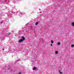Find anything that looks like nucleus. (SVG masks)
I'll list each match as a JSON object with an SVG mask.
<instances>
[{
	"mask_svg": "<svg viewBox=\"0 0 74 74\" xmlns=\"http://www.w3.org/2000/svg\"><path fill=\"white\" fill-rule=\"evenodd\" d=\"M50 45H51V47H52L53 46H52V44H51Z\"/></svg>",
	"mask_w": 74,
	"mask_h": 74,
	"instance_id": "9b49d317",
	"label": "nucleus"
},
{
	"mask_svg": "<svg viewBox=\"0 0 74 74\" xmlns=\"http://www.w3.org/2000/svg\"><path fill=\"white\" fill-rule=\"evenodd\" d=\"M21 74V73H19L18 74Z\"/></svg>",
	"mask_w": 74,
	"mask_h": 74,
	"instance_id": "4468645a",
	"label": "nucleus"
},
{
	"mask_svg": "<svg viewBox=\"0 0 74 74\" xmlns=\"http://www.w3.org/2000/svg\"><path fill=\"white\" fill-rule=\"evenodd\" d=\"M58 73H59L60 74H63V73L62 72H60V71L59 70L58 71Z\"/></svg>",
	"mask_w": 74,
	"mask_h": 74,
	"instance_id": "7ed1b4c3",
	"label": "nucleus"
},
{
	"mask_svg": "<svg viewBox=\"0 0 74 74\" xmlns=\"http://www.w3.org/2000/svg\"><path fill=\"white\" fill-rule=\"evenodd\" d=\"M37 69V68H36V67H34L33 68V70H36Z\"/></svg>",
	"mask_w": 74,
	"mask_h": 74,
	"instance_id": "20e7f679",
	"label": "nucleus"
},
{
	"mask_svg": "<svg viewBox=\"0 0 74 74\" xmlns=\"http://www.w3.org/2000/svg\"><path fill=\"white\" fill-rule=\"evenodd\" d=\"M57 44L58 45H60V42H58Z\"/></svg>",
	"mask_w": 74,
	"mask_h": 74,
	"instance_id": "423d86ee",
	"label": "nucleus"
},
{
	"mask_svg": "<svg viewBox=\"0 0 74 74\" xmlns=\"http://www.w3.org/2000/svg\"><path fill=\"white\" fill-rule=\"evenodd\" d=\"M21 38H23L22 39H23V40H25V38L24 36L21 37Z\"/></svg>",
	"mask_w": 74,
	"mask_h": 74,
	"instance_id": "f03ea898",
	"label": "nucleus"
},
{
	"mask_svg": "<svg viewBox=\"0 0 74 74\" xmlns=\"http://www.w3.org/2000/svg\"><path fill=\"white\" fill-rule=\"evenodd\" d=\"M72 25L73 26H74V22H73L72 23Z\"/></svg>",
	"mask_w": 74,
	"mask_h": 74,
	"instance_id": "39448f33",
	"label": "nucleus"
},
{
	"mask_svg": "<svg viewBox=\"0 0 74 74\" xmlns=\"http://www.w3.org/2000/svg\"><path fill=\"white\" fill-rule=\"evenodd\" d=\"M51 43L52 44H53V42H54V41H53V40H51Z\"/></svg>",
	"mask_w": 74,
	"mask_h": 74,
	"instance_id": "6e6552de",
	"label": "nucleus"
},
{
	"mask_svg": "<svg viewBox=\"0 0 74 74\" xmlns=\"http://www.w3.org/2000/svg\"><path fill=\"white\" fill-rule=\"evenodd\" d=\"M3 23V21H1V23Z\"/></svg>",
	"mask_w": 74,
	"mask_h": 74,
	"instance_id": "ddd939ff",
	"label": "nucleus"
},
{
	"mask_svg": "<svg viewBox=\"0 0 74 74\" xmlns=\"http://www.w3.org/2000/svg\"><path fill=\"white\" fill-rule=\"evenodd\" d=\"M23 40L22 39H21L19 40V42H22Z\"/></svg>",
	"mask_w": 74,
	"mask_h": 74,
	"instance_id": "f257e3e1",
	"label": "nucleus"
},
{
	"mask_svg": "<svg viewBox=\"0 0 74 74\" xmlns=\"http://www.w3.org/2000/svg\"><path fill=\"white\" fill-rule=\"evenodd\" d=\"M38 22H37L35 24V25H38Z\"/></svg>",
	"mask_w": 74,
	"mask_h": 74,
	"instance_id": "0eeeda50",
	"label": "nucleus"
},
{
	"mask_svg": "<svg viewBox=\"0 0 74 74\" xmlns=\"http://www.w3.org/2000/svg\"><path fill=\"white\" fill-rule=\"evenodd\" d=\"M58 53V51H56V54H57Z\"/></svg>",
	"mask_w": 74,
	"mask_h": 74,
	"instance_id": "1a4fd4ad",
	"label": "nucleus"
},
{
	"mask_svg": "<svg viewBox=\"0 0 74 74\" xmlns=\"http://www.w3.org/2000/svg\"><path fill=\"white\" fill-rule=\"evenodd\" d=\"M74 45H71L72 47H74Z\"/></svg>",
	"mask_w": 74,
	"mask_h": 74,
	"instance_id": "9d476101",
	"label": "nucleus"
},
{
	"mask_svg": "<svg viewBox=\"0 0 74 74\" xmlns=\"http://www.w3.org/2000/svg\"><path fill=\"white\" fill-rule=\"evenodd\" d=\"M8 35H10V33H8Z\"/></svg>",
	"mask_w": 74,
	"mask_h": 74,
	"instance_id": "f8f14e48",
	"label": "nucleus"
},
{
	"mask_svg": "<svg viewBox=\"0 0 74 74\" xmlns=\"http://www.w3.org/2000/svg\"><path fill=\"white\" fill-rule=\"evenodd\" d=\"M4 49H3V50H4Z\"/></svg>",
	"mask_w": 74,
	"mask_h": 74,
	"instance_id": "2eb2a0df",
	"label": "nucleus"
}]
</instances>
